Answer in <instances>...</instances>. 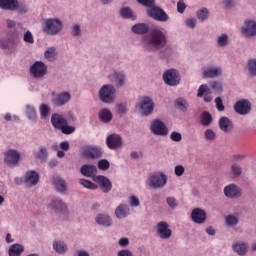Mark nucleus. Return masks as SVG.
Segmentation results:
<instances>
[{
  "label": "nucleus",
  "instance_id": "16",
  "mask_svg": "<svg viewBox=\"0 0 256 256\" xmlns=\"http://www.w3.org/2000/svg\"><path fill=\"white\" fill-rule=\"evenodd\" d=\"M94 181H96V183L100 185V189L103 191V193H109V191H111V189L113 188L111 180L103 175L96 176L94 178Z\"/></svg>",
  "mask_w": 256,
  "mask_h": 256
},
{
  "label": "nucleus",
  "instance_id": "29",
  "mask_svg": "<svg viewBox=\"0 0 256 256\" xmlns=\"http://www.w3.org/2000/svg\"><path fill=\"white\" fill-rule=\"evenodd\" d=\"M110 77L113 79L116 87H123L125 85V74L123 72L114 71Z\"/></svg>",
  "mask_w": 256,
  "mask_h": 256
},
{
  "label": "nucleus",
  "instance_id": "52",
  "mask_svg": "<svg viewBox=\"0 0 256 256\" xmlns=\"http://www.w3.org/2000/svg\"><path fill=\"white\" fill-rule=\"evenodd\" d=\"M25 43H35V39L33 38V33H31V31H26L23 37Z\"/></svg>",
  "mask_w": 256,
  "mask_h": 256
},
{
  "label": "nucleus",
  "instance_id": "60",
  "mask_svg": "<svg viewBox=\"0 0 256 256\" xmlns=\"http://www.w3.org/2000/svg\"><path fill=\"white\" fill-rule=\"evenodd\" d=\"M215 103L216 109H218L219 111H225V106L223 105V100L221 99V97H217L215 99Z\"/></svg>",
  "mask_w": 256,
  "mask_h": 256
},
{
  "label": "nucleus",
  "instance_id": "9",
  "mask_svg": "<svg viewBox=\"0 0 256 256\" xmlns=\"http://www.w3.org/2000/svg\"><path fill=\"white\" fill-rule=\"evenodd\" d=\"M71 101V94L69 92H62L56 94L52 93V103L56 107H63V105H67Z\"/></svg>",
  "mask_w": 256,
  "mask_h": 256
},
{
  "label": "nucleus",
  "instance_id": "39",
  "mask_svg": "<svg viewBox=\"0 0 256 256\" xmlns=\"http://www.w3.org/2000/svg\"><path fill=\"white\" fill-rule=\"evenodd\" d=\"M44 57L45 59H47V61H55V59L57 58V52L55 47L48 48V50H46L44 53Z\"/></svg>",
  "mask_w": 256,
  "mask_h": 256
},
{
  "label": "nucleus",
  "instance_id": "12",
  "mask_svg": "<svg viewBox=\"0 0 256 256\" xmlns=\"http://www.w3.org/2000/svg\"><path fill=\"white\" fill-rule=\"evenodd\" d=\"M234 111H236L238 115H249V113H251V102L247 99L237 101L234 104Z\"/></svg>",
  "mask_w": 256,
  "mask_h": 256
},
{
  "label": "nucleus",
  "instance_id": "18",
  "mask_svg": "<svg viewBox=\"0 0 256 256\" xmlns=\"http://www.w3.org/2000/svg\"><path fill=\"white\" fill-rule=\"evenodd\" d=\"M19 43V33L14 32L9 35L8 40H0L1 49H11L13 45H17Z\"/></svg>",
  "mask_w": 256,
  "mask_h": 256
},
{
  "label": "nucleus",
  "instance_id": "14",
  "mask_svg": "<svg viewBox=\"0 0 256 256\" xmlns=\"http://www.w3.org/2000/svg\"><path fill=\"white\" fill-rule=\"evenodd\" d=\"M106 145L113 151L123 146V138L119 134H111L106 138Z\"/></svg>",
  "mask_w": 256,
  "mask_h": 256
},
{
  "label": "nucleus",
  "instance_id": "43",
  "mask_svg": "<svg viewBox=\"0 0 256 256\" xmlns=\"http://www.w3.org/2000/svg\"><path fill=\"white\" fill-rule=\"evenodd\" d=\"M51 113V108L47 104H42L40 106V117L41 119H45L49 117V114Z\"/></svg>",
  "mask_w": 256,
  "mask_h": 256
},
{
  "label": "nucleus",
  "instance_id": "28",
  "mask_svg": "<svg viewBox=\"0 0 256 256\" xmlns=\"http://www.w3.org/2000/svg\"><path fill=\"white\" fill-rule=\"evenodd\" d=\"M115 215L117 219H125V217L129 215V206H127V204H120L115 209Z\"/></svg>",
  "mask_w": 256,
  "mask_h": 256
},
{
  "label": "nucleus",
  "instance_id": "49",
  "mask_svg": "<svg viewBox=\"0 0 256 256\" xmlns=\"http://www.w3.org/2000/svg\"><path fill=\"white\" fill-rule=\"evenodd\" d=\"M60 131L62 133H64V135H71V133L75 132V127L69 126L66 123V124H64V126L61 127Z\"/></svg>",
  "mask_w": 256,
  "mask_h": 256
},
{
  "label": "nucleus",
  "instance_id": "63",
  "mask_svg": "<svg viewBox=\"0 0 256 256\" xmlns=\"http://www.w3.org/2000/svg\"><path fill=\"white\" fill-rule=\"evenodd\" d=\"M243 159H245V155L243 154H234L231 157L232 161H243Z\"/></svg>",
  "mask_w": 256,
  "mask_h": 256
},
{
  "label": "nucleus",
  "instance_id": "46",
  "mask_svg": "<svg viewBox=\"0 0 256 256\" xmlns=\"http://www.w3.org/2000/svg\"><path fill=\"white\" fill-rule=\"evenodd\" d=\"M26 114L28 119L31 121H35V119H37V110L33 107H27Z\"/></svg>",
  "mask_w": 256,
  "mask_h": 256
},
{
  "label": "nucleus",
  "instance_id": "7",
  "mask_svg": "<svg viewBox=\"0 0 256 256\" xmlns=\"http://www.w3.org/2000/svg\"><path fill=\"white\" fill-rule=\"evenodd\" d=\"M163 79L166 85L174 87L175 85H179L181 81V76L179 75V72H177V70L170 69L163 74Z\"/></svg>",
  "mask_w": 256,
  "mask_h": 256
},
{
  "label": "nucleus",
  "instance_id": "20",
  "mask_svg": "<svg viewBox=\"0 0 256 256\" xmlns=\"http://www.w3.org/2000/svg\"><path fill=\"white\" fill-rule=\"evenodd\" d=\"M224 194L230 199L241 197V189L235 184H230L224 188Z\"/></svg>",
  "mask_w": 256,
  "mask_h": 256
},
{
  "label": "nucleus",
  "instance_id": "45",
  "mask_svg": "<svg viewBox=\"0 0 256 256\" xmlns=\"http://www.w3.org/2000/svg\"><path fill=\"white\" fill-rule=\"evenodd\" d=\"M197 17L200 21H205L209 17V10L202 8L197 12Z\"/></svg>",
  "mask_w": 256,
  "mask_h": 256
},
{
  "label": "nucleus",
  "instance_id": "5",
  "mask_svg": "<svg viewBox=\"0 0 256 256\" xmlns=\"http://www.w3.org/2000/svg\"><path fill=\"white\" fill-rule=\"evenodd\" d=\"M113 95H115V87L110 84L104 85L99 91V97L103 103H113Z\"/></svg>",
  "mask_w": 256,
  "mask_h": 256
},
{
  "label": "nucleus",
  "instance_id": "15",
  "mask_svg": "<svg viewBox=\"0 0 256 256\" xmlns=\"http://www.w3.org/2000/svg\"><path fill=\"white\" fill-rule=\"evenodd\" d=\"M82 155L85 157V159H99L103 153L97 147L87 146L83 149Z\"/></svg>",
  "mask_w": 256,
  "mask_h": 256
},
{
  "label": "nucleus",
  "instance_id": "57",
  "mask_svg": "<svg viewBox=\"0 0 256 256\" xmlns=\"http://www.w3.org/2000/svg\"><path fill=\"white\" fill-rule=\"evenodd\" d=\"M166 201L171 209H175V207L179 205V203L177 202V199H175L174 197H168Z\"/></svg>",
  "mask_w": 256,
  "mask_h": 256
},
{
  "label": "nucleus",
  "instance_id": "64",
  "mask_svg": "<svg viewBox=\"0 0 256 256\" xmlns=\"http://www.w3.org/2000/svg\"><path fill=\"white\" fill-rule=\"evenodd\" d=\"M118 256H133V253L130 250H120Z\"/></svg>",
  "mask_w": 256,
  "mask_h": 256
},
{
  "label": "nucleus",
  "instance_id": "11",
  "mask_svg": "<svg viewBox=\"0 0 256 256\" xmlns=\"http://www.w3.org/2000/svg\"><path fill=\"white\" fill-rule=\"evenodd\" d=\"M20 159L21 154L17 150L10 149L5 152L4 163H6V165H11L12 167H15L19 165Z\"/></svg>",
  "mask_w": 256,
  "mask_h": 256
},
{
  "label": "nucleus",
  "instance_id": "27",
  "mask_svg": "<svg viewBox=\"0 0 256 256\" xmlns=\"http://www.w3.org/2000/svg\"><path fill=\"white\" fill-rule=\"evenodd\" d=\"M53 185L59 193H65L67 191V184L61 177L56 176L53 178Z\"/></svg>",
  "mask_w": 256,
  "mask_h": 256
},
{
  "label": "nucleus",
  "instance_id": "32",
  "mask_svg": "<svg viewBox=\"0 0 256 256\" xmlns=\"http://www.w3.org/2000/svg\"><path fill=\"white\" fill-rule=\"evenodd\" d=\"M132 31H133V33H136L137 35H145V33L149 32V25H147L145 23L135 24L132 27Z\"/></svg>",
  "mask_w": 256,
  "mask_h": 256
},
{
  "label": "nucleus",
  "instance_id": "25",
  "mask_svg": "<svg viewBox=\"0 0 256 256\" xmlns=\"http://www.w3.org/2000/svg\"><path fill=\"white\" fill-rule=\"evenodd\" d=\"M0 7L1 9L16 11L19 8V2L17 0H0Z\"/></svg>",
  "mask_w": 256,
  "mask_h": 256
},
{
  "label": "nucleus",
  "instance_id": "44",
  "mask_svg": "<svg viewBox=\"0 0 256 256\" xmlns=\"http://www.w3.org/2000/svg\"><path fill=\"white\" fill-rule=\"evenodd\" d=\"M231 171L235 177H241V173H243V168L239 164L234 163L231 165Z\"/></svg>",
  "mask_w": 256,
  "mask_h": 256
},
{
  "label": "nucleus",
  "instance_id": "10",
  "mask_svg": "<svg viewBox=\"0 0 256 256\" xmlns=\"http://www.w3.org/2000/svg\"><path fill=\"white\" fill-rule=\"evenodd\" d=\"M138 107H140L143 115H151L153 113V109H155V103L149 96H144L139 102Z\"/></svg>",
  "mask_w": 256,
  "mask_h": 256
},
{
  "label": "nucleus",
  "instance_id": "40",
  "mask_svg": "<svg viewBox=\"0 0 256 256\" xmlns=\"http://www.w3.org/2000/svg\"><path fill=\"white\" fill-rule=\"evenodd\" d=\"M175 105H176L177 109H179L180 111H183V112L187 111V107H189L187 100H185L183 98L176 99Z\"/></svg>",
  "mask_w": 256,
  "mask_h": 256
},
{
  "label": "nucleus",
  "instance_id": "61",
  "mask_svg": "<svg viewBox=\"0 0 256 256\" xmlns=\"http://www.w3.org/2000/svg\"><path fill=\"white\" fill-rule=\"evenodd\" d=\"M129 202L131 207H139V205H141V202H139V198H137L136 196H131L129 198Z\"/></svg>",
  "mask_w": 256,
  "mask_h": 256
},
{
  "label": "nucleus",
  "instance_id": "3",
  "mask_svg": "<svg viewBox=\"0 0 256 256\" xmlns=\"http://www.w3.org/2000/svg\"><path fill=\"white\" fill-rule=\"evenodd\" d=\"M63 29V23L57 18H50L45 21L44 33L57 35Z\"/></svg>",
  "mask_w": 256,
  "mask_h": 256
},
{
  "label": "nucleus",
  "instance_id": "19",
  "mask_svg": "<svg viewBox=\"0 0 256 256\" xmlns=\"http://www.w3.org/2000/svg\"><path fill=\"white\" fill-rule=\"evenodd\" d=\"M242 34L245 37H255L256 35V22L247 20L242 27Z\"/></svg>",
  "mask_w": 256,
  "mask_h": 256
},
{
  "label": "nucleus",
  "instance_id": "17",
  "mask_svg": "<svg viewBox=\"0 0 256 256\" xmlns=\"http://www.w3.org/2000/svg\"><path fill=\"white\" fill-rule=\"evenodd\" d=\"M191 219L194 223L201 225L207 220V212L201 208H195L192 210Z\"/></svg>",
  "mask_w": 256,
  "mask_h": 256
},
{
  "label": "nucleus",
  "instance_id": "34",
  "mask_svg": "<svg viewBox=\"0 0 256 256\" xmlns=\"http://www.w3.org/2000/svg\"><path fill=\"white\" fill-rule=\"evenodd\" d=\"M99 119H100V121H102V123H109V121H111V119H113V114L107 108L102 109L99 112Z\"/></svg>",
  "mask_w": 256,
  "mask_h": 256
},
{
  "label": "nucleus",
  "instance_id": "23",
  "mask_svg": "<svg viewBox=\"0 0 256 256\" xmlns=\"http://www.w3.org/2000/svg\"><path fill=\"white\" fill-rule=\"evenodd\" d=\"M25 183L28 187H33L39 183V174L36 171H28L25 175Z\"/></svg>",
  "mask_w": 256,
  "mask_h": 256
},
{
  "label": "nucleus",
  "instance_id": "48",
  "mask_svg": "<svg viewBox=\"0 0 256 256\" xmlns=\"http://www.w3.org/2000/svg\"><path fill=\"white\" fill-rule=\"evenodd\" d=\"M248 71L250 75H256V60L251 59L248 61Z\"/></svg>",
  "mask_w": 256,
  "mask_h": 256
},
{
  "label": "nucleus",
  "instance_id": "26",
  "mask_svg": "<svg viewBox=\"0 0 256 256\" xmlns=\"http://www.w3.org/2000/svg\"><path fill=\"white\" fill-rule=\"evenodd\" d=\"M232 248H233V251H235V253H238V255L243 256V255H247L249 245L243 242H236L233 244Z\"/></svg>",
  "mask_w": 256,
  "mask_h": 256
},
{
  "label": "nucleus",
  "instance_id": "36",
  "mask_svg": "<svg viewBox=\"0 0 256 256\" xmlns=\"http://www.w3.org/2000/svg\"><path fill=\"white\" fill-rule=\"evenodd\" d=\"M120 15L123 19H131V21H135V19H137V16L134 15L133 10L129 7L122 8L120 10Z\"/></svg>",
  "mask_w": 256,
  "mask_h": 256
},
{
  "label": "nucleus",
  "instance_id": "4",
  "mask_svg": "<svg viewBox=\"0 0 256 256\" xmlns=\"http://www.w3.org/2000/svg\"><path fill=\"white\" fill-rule=\"evenodd\" d=\"M30 74L34 79H43L45 75H47V65L43 63L42 61H36L31 67H30Z\"/></svg>",
  "mask_w": 256,
  "mask_h": 256
},
{
  "label": "nucleus",
  "instance_id": "62",
  "mask_svg": "<svg viewBox=\"0 0 256 256\" xmlns=\"http://www.w3.org/2000/svg\"><path fill=\"white\" fill-rule=\"evenodd\" d=\"M185 9H187V5L182 0L177 3V11L178 13H185Z\"/></svg>",
  "mask_w": 256,
  "mask_h": 256
},
{
  "label": "nucleus",
  "instance_id": "50",
  "mask_svg": "<svg viewBox=\"0 0 256 256\" xmlns=\"http://www.w3.org/2000/svg\"><path fill=\"white\" fill-rule=\"evenodd\" d=\"M109 167H111V164H109L107 160L102 159L98 161V169H100V171H107Z\"/></svg>",
  "mask_w": 256,
  "mask_h": 256
},
{
  "label": "nucleus",
  "instance_id": "58",
  "mask_svg": "<svg viewBox=\"0 0 256 256\" xmlns=\"http://www.w3.org/2000/svg\"><path fill=\"white\" fill-rule=\"evenodd\" d=\"M216 135H215V132L211 129H207L205 131V138L208 140V141H213L215 139Z\"/></svg>",
  "mask_w": 256,
  "mask_h": 256
},
{
  "label": "nucleus",
  "instance_id": "59",
  "mask_svg": "<svg viewBox=\"0 0 256 256\" xmlns=\"http://www.w3.org/2000/svg\"><path fill=\"white\" fill-rule=\"evenodd\" d=\"M227 41H228V37L226 34H222L219 38H218V45L220 47H225V45H227Z\"/></svg>",
  "mask_w": 256,
  "mask_h": 256
},
{
  "label": "nucleus",
  "instance_id": "55",
  "mask_svg": "<svg viewBox=\"0 0 256 256\" xmlns=\"http://www.w3.org/2000/svg\"><path fill=\"white\" fill-rule=\"evenodd\" d=\"M170 139L171 141H175V143H179V141H181V139H183V135H181V133L179 132H172L170 135Z\"/></svg>",
  "mask_w": 256,
  "mask_h": 256
},
{
  "label": "nucleus",
  "instance_id": "8",
  "mask_svg": "<svg viewBox=\"0 0 256 256\" xmlns=\"http://www.w3.org/2000/svg\"><path fill=\"white\" fill-rule=\"evenodd\" d=\"M147 15L148 17H152V19H155L156 21H169V15H167V12L157 6L149 8L147 10Z\"/></svg>",
  "mask_w": 256,
  "mask_h": 256
},
{
  "label": "nucleus",
  "instance_id": "51",
  "mask_svg": "<svg viewBox=\"0 0 256 256\" xmlns=\"http://www.w3.org/2000/svg\"><path fill=\"white\" fill-rule=\"evenodd\" d=\"M210 86L216 91V93H221L223 91V85L219 81L211 82Z\"/></svg>",
  "mask_w": 256,
  "mask_h": 256
},
{
  "label": "nucleus",
  "instance_id": "24",
  "mask_svg": "<svg viewBox=\"0 0 256 256\" xmlns=\"http://www.w3.org/2000/svg\"><path fill=\"white\" fill-rule=\"evenodd\" d=\"M51 123L55 129H61L64 125H67V120L61 114H53Z\"/></svg>",
  "mask_w": 256,
  "mask_h": 256
},
{
  "label": "nucleus",
  "instance_id": "37",
  "mask_svg": "<svg viewBox=\"0 0 256 256\" xmlns=\"http://www.w3.org/2000/svg\"><path fill=\"white\" fill-rule=\"evenodd\" d=\"M25 251V247L21 244H14L9 248V256H21V253Z\"/></svg>",
  "mask_w": 256,
  "mask_h": 256
},
{
  "label": "nucleus",
  "instance_id": "13",
  "mask_svg": "<svg viewBox=\"0 0 256 256\" xmlns=\"http://www.w3.org/2000/svg\"><path fill=\"white\" fill-rule=\"evenodd\" d=\"M157 235L160 239H171V235H173V231L169 229V224L165 221L159 222L156 225Z\"/></svg>",
  "mask_w": 256,
  "mask_h": 256
},
{
  "label": "nucleus",
  "instance_id": "6",
  "mask_svg": "<svg viewBox=\"0 0 256 256\" xmlns=\"http://www.w3.org/2000/svg\"><path fill=\"white\" fill-rule=\"evenodd\" d=\"M150 129L154 135H160V137L169 135V128H167V125H165V123L159 119H155L151 123Z\"/></svg>",
  "mask_w": 256,
  "mask_h": 256
},
{
  "label": "nucleus",
  "instance_id": "22",
  "mask_svg": "<svg viewBox=\"0 0 256 256\" xmlns=\"http://www.w3.org/2000/svg\"><path fill=\"white\" fill-rule=\"evenodd\" d=\"M80 173L83 177H95L97 175V166L84 164L80 168Z\"/></svg>",
  "mask_w": 256,
  "mask_h": 256
},
{
  "label": "nucleus",
  "instance_id": "35",
  "mask_svg": "<svg viewBox=\"0 0 256 256\" xmlns=\"http://www.w3.org/2000/svg\"><path fill=\"white\" fill-rule=\"evenodd\" d=\"M219 75H221V68H208L203 71V76L209 79L219 77Z\"/></svg>",
  "mask_w": 256,
  "mask_h": 256
},
{
  "label": "nucleus",
  "instance_id": "30",
  "mask_svg": "<svg viewBox=\"0 0 256 256\" xmlns=\"http://www.w3.org/2000/svg\"><path fill=\"white\" fill-rule=\"evenodd\" d=\"M96 223H98V225H103L104 227H111L113 221L107 214H98L96 216Z\"/></svg>",
  "mask_w": 256,
  "mask_h": 256
},
{
  "label": "nucleus",
  "instance_id": "2",
  "mask_svg": "<svg viewBox=\"0 0 256 256\" xmlns=\"http://www.w3.org/2000/svg\"><path fill=\"white\" fill-rule=\"evenodd\" d=\"M148 185L149 187H152V189H161V187H165V185H167V175L163 172L151 174L148 177Z\"/></svg>",
  "mask_w": 256,
  "mask_h": 256
},
{
  "label": "nucleus",
  "instance_id": "1",
  "mask_svg": "<svg viewBox=\"0 0 256 256\" xmlns=\"http://www.w3.org/2000/svg\"><path fill=\"white\" fill-rule=\"evenodd\" d=\"M144 43L147 51H158L167 45V37L163 31L154 29L148 36L144 37Z\"/></svg>",
  "mask_w": 256,
  "mask_h": 256
},
{
  "label": "nucleus",
  "instance_id": "21",
  "mask_svg": "<svg viewBox=\"0 0 256 256\" xmlns=\"http://www.w3.org/2000/svg\"><path fill=\"white\" fill-rule=\"evenodd\" d=\"M197 96H204L205 103H211V101H213V96L211 95V88H209L207 84L200 85Z\"/></svg>",
  "mask_w": 256,
  "mask_h": 256
},
{
  "label": "nucleus",
  "instance_id": "56",
  "mask_svg": "<svg viewBox=\"0 0 256 256\" xmlns=\"http://www.w3.org/2000/svg\"><path fill=\"white\" fill-rule=\"evenodd\" d=\"M174 172L177 177H181L183 173H185V167H183V165H177L174 168Z\"/></svg>",
  "mask_w": 256,
  "mask_h": 256
},
{
  "label": "nucleus",
  "instance_id": "54",
  "mask_svg": "<svg viewBox=\"0 0 256 256\" xmlns=\"http://www.w3.org/2000/svg\"><path fill=\"white\" fill-rule=\"evenodd\" d=\"M137 2L144 7H148L149 9L155 5V0H137Z\"/></svg>",
  "mask_w": 256,
  "mask_h": 256
},
{
  "label": "nucleus",
  "instance_id": "31",
  "mask_svg": "<svg viewBox=\"0 0 256 256\" xmlns=\"http://www.w3.org/2000/svg\"><path fill=\"white\" fill-rule=\"evenodd\" d=\"M219 127L221 131L229 133V131L233 129V122H231V120L227 117H222L219 120Z\"/></svg>",
  "mask_w": 256,
  "mask_h": 256
},
{
  "label": "nucleus",
  "instance_id": "33",
  "mask_svg": "<svg viewBox=\"0 0 256 256\" xmlns=\"http://www.w3.org/2000/svg\"><path fill=\"white\" fill-rule=\"evenodd\" d=\"M50 209H53L54 211H65L67 209V205L63 203L61 199H54L52 202L49 204Z\"/></svg>",
  "mask_w": 256,
  "mask_h": 256
},
{
  "label": "nucleus",
  "instance_id": "47",
  "mask_svg": "<svg viewBox=\"0 0 256 256\" xmlns=\"http://www.w3.org/2000/svg\"><path fill=\"white\" fill-rule=\"evenodd\" d=\"M237 223H239V219L233 215H228L226 216V224L229 227H233L235 225H237Z\"/></svg>",
  "mask_w": 256,
  "mask_h": 256
},
{
  "label": "nucleus",
  "instance_id": "53",
  "mask_svg": "<svg viewBox=\"0 0 256 256\" xmlns=\"http://www.w3.org/2000/svg\"><path fill=\"white\" fill-rule=\"evenodd\" d=\"M37 159H40V161H45L47 159V149L40 148L39 152L36 154Z\"/></svg>",
  "mask_w": 256,
  "mask_h": 256
},
{
  "label": "nucleus",
  "instance_id": "42",
  "mask_svg": "<svg viewBox=\"0 0 256 256\" xmlns=\"http://www.w3.org/2000/svg\"><path fill=\"white\" fill-rule=\"evenodd\" d=\"M79 183L86 189H92L93 191H95V189H97V184H95L87 179H80Z\"/></svg>",
  "mask_w": 256,
  "mask_h": 256
},
{
  "label": "nucleus",
  "instance_id": "38",
  "mask_svg": "<svg viewBox=\"0 0 256 256\" xmlns=\"http://www.w3.org/2000/svg\"><path fill=\"white\" fill-rule=\"evenodd\" d=\"M213 123V116L211 115V113L205 111L201 114V124L204 127H209V125Z\"/></svg>",
  "mask_w": 256,
  "mask_h": 256
},
{
  "label": "nucleus",
  "instance_id": "41",
  "mask_svg": "<svg viewBox=\"0 0 256 256\" xmlns=\"http://www.w3.org/2000/svg\"><path fill=\"white\" fill-rule=\"evenodd\" d=\"M53 249H55L57 253L63 254L67 251V245L63 242H54Z\"/></svg>",
  "mask_w": 256,
  "mask_h": 256
}]
</instances>
